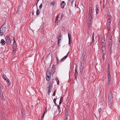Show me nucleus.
I'll return each instance as SVG.
<instances>
[{"instance_id":"2f4dec72","label":"nucleus","mask_w":120,"mask_h":120,"mask_svg":"<svg viewBox=\"0 0 120 120\" xmlns=\"http://www.w3.org/2000/svg\"><path fill=\"white\" fill-rule=\"evenodd\" d=\"M105 44H101V47H104L106 48Z\"/></svg>"},{"instance_id":"72a5a7b5","label":"nucleus","mask_w":120,"mask_h":120,"mask_svg":"<svg viewBox=\"0 0 120 120\" xmlns=\"http://www.w3.org/2000/svg\"><path fill=\"white\" fill-rule=\"evenodd\" d=\"M68 110H66V112L65 113V116H68Z\"/></svg>"},{"instance_id":"4be33fe9","label":"nucleus","mask_w":120,"mask_h":120,"mask_svg":"<svg viewBox=\"0 0 120 120\" xmlns=\"http://www.w3.org/2000/svg\"><path fill=\"white\" fill-rule=\"evenodd\" d=\"M60 15V14H59L58 15H57V17L55 18V22H56L58 20V15H59V16Z\"/></svg>"},{"instance_id":"37998d69","label":"nucleus","mask_w":120,"mask_h":120,"mask_svg":"<svg viewBox=\"0 0 120 120\" xmlns=\"http://www.w3.org/2000/svg\"><path fill=\"white\" fill-rule=\"evenodd\" d=\"M69 40V44L70 45H71V39Z\"/></svg>"},{"instance_id":"ea45409f","label":"nucleus","mask_w":120,"mask_h":120,"mask_svg":"<svg viewBox=\"0 0 120 120\" xmlns=\"http://www.w3.org/2000/svg\"><path fill=\"white\" fill-rule=\"evenodd\" d=\"M108 78H111V76L110 74V72H108Z\"/></svg>"},{"instance_id":"dca6fc26","label":"nucleus","mask_w":120,"mask_h":120,"mask_svg":"<svg viewBox=\"0 0 120 120\" xmlns=\"http://www.w3.org/2000/svg\"><path fill=\"white\" fill-rule=\"evenodd\" d=\"M61 35H60L59 36L58 39V45H59V43H60V41L61 40Z\"/></svg>"},{"instance_id":"4c0bfd02","label":"nucleus","mask_w":120,"mask_h":120,"mask_svg":"<svg viewBox=\"0 0 120 120\" xmlns=\"http://www.w3.org/2000/svg\"><path fill=\"white\" fill-rule=\"evenodd\" d=\"M91 24V22H88L87 25H88V27L89 28L90 27V26Z\"/></svg>"},{"instance_id":"c9c22d12","label":"nucleus","mask_w":120,"mask_h":120,"mask_svg":"<svg viewBox=\"0 0 120 120\" xmlns=\"http://www.w3.org/2000/svg\"><path fill=\"white\" fill-rule=\"evenodd\" d=\"M16 51V50H14L13 49V52H12V54L13 55H14L15 54V53Z\"/></svg>"},{"instance_id":"864d4df0","label":"nucleus","mask_w":120,"mask_h":120,"mask_svg":"<svg viewBox=\"0 0 120 120\" xmlns=\"http://www.w3.org/2000/svg\"><path fill=\"white\" fill-rule=\"evenodd\" d=\"M109 16V19L111 20V18H112V16L110 15Z\"/></svg>"},{"instance_id":"f257e3e1","label":"nucleus","mask_w":120,"mask_h":120,"mask_svg":"<svg viewBox=\"0 0 120 120\" xmlns=\"http://www.w3.org/2000/svg\"><path fill=\"white\" fill-rule=\"evenodd\" d=\"M6 30V25L4 24L0 27V34L1 35H3Z\"/></svg>"},{"instance_id":"a18cd8bd","label":"nucleus","mask_w":120,"mask_h":120,"mask_svg":"<svg viewBox=\"0 0 120 120\" xmlns=\"http://www.w3.org/2000/svg\"><path fill=\"white\" fill-rule=\"evenodd\" d=\"M109 102H112V99H109Z\"/></svg>"},{"instance_id":"39448f33","label":"nucleus","mask_w":120,"mask_h":120,"mask_svg":"<svg viewBox=\"0 0 120 120\" xmlns=\"http://www.w3.org/2000/svg\"><path fill=\"white\" fill-rule=\"evenodd\" d=\"M86 51H84L82 55V56L81 58V59L83 60H84L85 57V56L86 55Z\"/></svg>"},{"instance_id":"338daca9","label":"nucleus","mask_w":120,"mask_h":120,"mask_svg":"<svg viewBox=\"0 0 120 120\" xmlns=\"http://www.w3.org/2000/svg\"><path fill=\"white\" fill-rule=\"evenodd\" d=\"M110 72V69L108 68V72Z\"/></svg>"},{"instance_id":"b1692460","label":"nucleus","mask_w":120,"mask_h":120,"mask_svg":"<svg viewBox=\"0 0 120 120\" xmlns=\"http://www.w3.org/2000/svg\"><path fill=\"white\" fill-rule=\"evenodd\" d=\"M93 16V15L92 13H89V18H91V19H92Z\"/></svg>"},{"instance_id":"0eeeda50","label":"nucleus","mask_w":120,"mask_h":120,"mask_svg":"<svg viewBox=\"0 0 120 120\" xmlns=\"http://www.w3.org/2000/svg\"><path fill=\"white\" fill-rule=\"evenodd\" d=\"M101 44H105L106 42L105 39V38L102 37L101 39Z\"/></svg>"},{"instance_id":"79ce46f5","label":"nucleus","mask_w":120,"mask_h":120,"mask_svg":"<svg viewBox=\"0 0 120 120\" xmlns=\"http://www.w3.org/2000/svg\"><path fill=\"white\" fill-rule=\"evenodd\" d=\"M81 67H83V68H84V64H80Z\"/></svg>"},{"instance_id":"69168bd1","label":"nucleus","mask_w":120,"mask_h":120,"mask_svg":"<svg viewBox=\"0 0 120 120\" xmlns=\"http://www.w3.org/2000/svg\"><path fill=\"white\" fill-rule=\"evenodd\" d=\"M105 56H104V55H103L102 56V58H103V60H104L105 59Z\"/></svg>"},{"instance_id":"5fc2aeb1","label":"nucleus","mask_w":120,"mask_h":120,"mask_svg":"<svg viewBox=\"0 0 120 120\" xmlns=\"http://www.w3.org/2000/svg\"><path fill=\"white\" fill-rule=\"evenodd\" d=\"M63 97H61L60 98V101H62L63 100Z\"/></svg>"},{"instance_id":"a19ab883","label":"nucleus","mask_w":120,"mask_h":120,"mask_svg":"<svg viewBox=\"0 0 120 120\" xmlns=\"http://www.w3.org/2000/svg\"><path fill=\"white\" fill-rule=\"evenodd\" d=\"M102 51H105L106 50V48H105L104 47H101Z\"/></svg>"},{"instance_id":"603ef678","label":"nucleus","mask_w":120,"mask_h":120,"mask_svg":"<svg viewBox=\"0 0 120 120\" xmlns=\"http://www.w3.org/2000/svg\"><path fill=\"white\" fill-rule=\"evenodd\" d=\"M106 50L102 51V53L106 54Z\"/></svg>"},{"instance_id":"5701e85b","label":"nucleus","mask_w":120,"mask_h":120,"mask_svg":"<svg viewBox=\"0 0 120 120\" xmlns=\"http://www.w3.org/2000/svg\"><path fill=\"white\" fill-rule=\"evenodd\" d=\"M46 75H51L50 73V72L48 70H47V71Z\"/></svg>"},{"instance_id":"09e8293b","label":"nucleus","mask_w":120,"mask_h":120,"mask_svg":"<svg viewBox=\"0 0 120 120\" xmlns=\"http://www.w3.org/2000/svg\"><path fill=\"white\" fill-rule=\"evenodd\" d=\"M42 7V4H41L39 6V8L40 9H41V8Z\"/></svg>"},{"instance_id":"e2e57ef3","label":"nucleus","mask_w":120,"mask_h":120,"mask_svg":"<svg viewBox=\"0 0 120 120\" xmlns=\"http://www.w3.org/2000/svg\"><path fill=\"white\" fill-rule=\"evenodd\" d=\"M57 109H60V107L59 105H58L57 106Z\"/></svg>"},{"instance_id":"473e14b6","label":"nucleus","mask_w":120,"mask_h":120,"mask_svg":"<svg viewBox=\"0 0 120 120\" xmlns=\"http://www.w3.org/2000/svg\"><path fill=\"white\" fill-rule=\"evenodd\" d=\"M68 39H71V36L70 34L68 33Z\"/></svg>"},{"instance_id":"cd10ccee","label":"nucleus","mask_w":120,"mask_h":120,"mask_svg":"<svg viewBox=\"0 0 120 120\" xmlns=\"http://www.w3.org/2000/svg\"><path fill=\"white\" fill-rule=\"evenodd\" d=\"M56 79L57 82V85H59V84L60 83L59 80L57 78V79L56 78Z\"/></svg>"},{"instance_id":"0e129e2a","label":"nucleus","mask_w":120,"mask_h":120,"mask_svg":"<svg viewBox=\"0 0 120 120\" xmlns=\"http://www.w3.org/2000/svg\"><path fill=\"white\" fill-rule=\"evenodd\" d=\"M110 82H108V83H107V85L108 86H109L110 84Z\"/></svg>"},{"instance_id":"774afa93","label":"nucleus","mask_w":120,"mask_h":120,"mask_svg":"<svg viewBox=\"0 0 120 120\" xmlns=\"http://www.w3.org/2000/svg\"><path fill=\"white\" fill-rule=\"evenodd\" d=\"M56 98H54L53 100L54 102H55L56 101Z\"/></svg>"},{"instance_id":"f704fd0d","label":"nucleus","mask_w":120,"mask_h":120,"mask_svg":"<svg viewBox=\"0 0 120 120\" xmlns=\"http://www.w3.org/2000/svg\"><path fill=\"white\" fill-rule=\"evenodd\" d=\"M109 44H112V40H111L110 38H109Z\"/></svg>"},{"instance_id":"3c124183","label":"nucleus","mask_w":120,"mask_h":120,"mask_svg":"<svg viewBox=\"0 0 120 120\" xmlns=\"http://www.w3.org/2000/svg\"><path fill=\"white\" fill-rule=\"evenodd\" d=\"M45 115V113H43V115L41 117V119H43V118L44 117V115Z\"/></svg>"},{"instance_id":"bb28decb","label":"nucleus","mask_w":120,"mask_h":120,"mask_svg":"<svg viewBox=\"0 0 120 120\" xmlns=\"http://www.w3.org/2000/svg\"><path fill=\"white\" fill-rule=\"evenodd\" d=\"M55 3L54 1H53L51 3V5L53 6V7H54L55 6Z\"/></svg>"},{"instance_id":"ddd939ff","label":"nucleus","mask_w":120,"mask_h":120,"mask_svg":"<svg viewBox=\"0 0 120 120\" xmlns=\"http://www.w3.org/2000/svg\"><path fill=\"white\" fill-rule=\"evenodd\" d=\"M2 76L3 79L5 80H7L8 79V78L6 76V75L4 74H3Z\"/></svg>"},{"instance_id":"4468645a","label":"nucleus","mask_w":120,"mask_h":120,"mask_svg":"<svg viewBox=\"0 0 120 120\" xmlns=\"http://www.w3.org/2000/svg\"><path fill=\"white\" fill-rule=\"evenodd\" d=\"M0 43L2 45H5V42L4 39H2L1 40Z\"/></svg>"},{"instance_id":"58836bf2","label":"nucleus","mask_w":120,"mask_h":120,"mask_svg":"<svg viewBox=\"0 0 120 120\" xmlns=\"http://www.w3.org/2000/svg\"><path fill=\"white\" fill-rule=\"evenodd\" d=\"M84 60H83L81 59V63L80 64H84Z\"/></svg>"},{"instance_id":"c85d7f7f","label":"nucleus","mask_w":120,"mask_h":120,"mask_svg":"<svg viewBox=\"0 0 120 120\" xmlns=\"http://www.w3.org/2000/svg\"><path fill=\"white\" fill-rule=\"evenodd\" d=\"M92 19H91V18H88V22H91Z\"/></svg>"},{"instance_id":"6ab92c4d","label":"nucleus","mask_w":120,"mask_h":120,"mask_svg":"<svg viewBox=\"0 0 120 120\" xmlns=\"http://www.w3.org/2000/svg\"><path fill=\"white\" fill-rule=\"evenodd\" d=\"M89 13H92V8L91 7H90L89 8Z\"/></svg>"},{"instance_id":"9d476101","label":"nucleus","mask_w":120,"mask_h":120,"mask_svg":"<svg viewBox=\"0 0 120 120\" xmlns=\"http://www.w3.org/2000/svg\"><path fill=\"white\" fill-rule=\"evenodd\" d=\"M61 7L62 8H64V7L65 5V2L64 1H62V3L61 4Z\"/></svg>"},{"instance_id":"7ed1b4c3","label":"nucleus","mask_w":120,"mask_h":120,"mask_svg":"<svg viewBox=\"0 0 120 120\" xmlns=\"http://www.w3.org/2000/svg\"><path fill=\"white\" fill-rule=\"evenodd\" d=\"M6 41L7 43L10 44L11 43V40L10 39V35H7L5 37Z\"/></svg>"},{"instance_id":"423d86ee","label":"nucleus","mask_w":120,"mask_h":120,"mask_svg":"<svg viewBox=\"0 0 120 120\" xmlns=\"http://www.w3.org/2000/svg\"><path fill=\"white\" fill-rule=\"evenodd\" d=\"M78 69V67L77 66H76L75 70V75L78 76V71L77 70Z\"/></svg>"},{"instance_id":"9b49d317","label":"nucleus","mask_w":120,"mask_h":120,"mask_svg":"<svg viewBox=\"0 0 120 120\" xmlns=\"http://www.w3.org/2000/svg\"><path fill=\"white\" fill-rule=\"evenodd\" d=\"M68 56V54H67L66 56H64L63 58L61 59V62H62L64 61L67 57Z\"/></svg>"},{"instance_id":"1a4fd4ad","label":"nucleus","mask_w":120,"mask_h":120,"mask_svg":"<svg viewBox=\"0 0 120 120\" xmlns=\"http://www.w3.org/2000/svg\"><path fill=\"white\" fill-rule=\"evenodd\" d=\"M83 69V67H80L79 70V74L80 75H81V76H82V75Z\"/></svg>"},{"instance_id":"393cba45","label":"nucleus","mask_w":120,"mask_h":120,"mask_svg":"<svg viewBox=\"0 0 120 120\" xmlns=\"http://www.w3.org/2000/svg\"><path fill=\"white\" fill-rule=\"evenodd\" d=\"M1 90H0V97L2 98H3L4 97L3 96L2 93H1Z\"/></svg>"},{"instance_id":"13d9d810","label":"nucleus","mask_w":120,"mask_h":120,"mask_svg":"<svg viewBox=\"0 0 120 120\" xmlns=\"http://www.w3.org/2000/svg\"><path fill=\"white\" fill-rule=\"evenodd\" d=\"M16 46H13V49L14 50H16Z\"/></svg>"},{"instance_id":"aec40b11","label":"nucleus","mask_w":120,"mask_h":120,"mask_svg":"<svg viewBox=\"0 0 120 120\" xmlns=\"http://www.w3.org/2000/svg\"><path fill=\"white\" fill-rule=\"evenodd\" d=\"M13 40H14L13 43V46H16V44L15 41V40L14 39V37H13Z\"/></svg>"},{"instance_id":"6e6d98bb","label":"nucleus","mask_w":120,"mask_h":120,"mask_svg":"<svg viewBox=\"0 0 120 120\" xmlns=\"http://www.w3.org/2000/svg\"><path fill=\"white\" fill-rule=\"evenodd\" d=\"M118 42L119 43L120 42V34L119 35V40H118Z\"/></svg>"},{"instance_id":"6e6552de","label":"nucleus","mask_w":120,"mask_h":120,"mask_svg":"<svg viewBox=\"0 0 120 120\" xmlns=\"http://www.w3.org/2000/svg\"><path fill=\"white\" fill-rule=\"evenodd\" d=\"M112 92H110L109 95V99H112Z\"/></svg>"},{"instance_id":"de8ad7c7","label":"nucleus","mask_w":120,"mask_h":120,"mask_svg":"<svg viewBox=\"0 0 120 120\" xmlns=\"http://www.w3.org/2000/svg\"><path fill=\"white\" fill-rule=\"evenodd\" d=\"M107 15L109 16V15H110V13L109 11H107Z\"/></svg>"},{"instance_id":"8fccbe9b","label":"nucleus","mask_w":120,"mask_h":120,"mask_svg":"<svg viewBox=\"0 0 120 120\" xmlns=\"http://www.w3.org/2000/svg\"><path fill=\"white\" fill-rule=\"evenodd\" d=\"M74 1L73 0L71 2V6H73V3Z\"/></svg>"},{"instance_id":"2eb2a0df","label":"nucleus","mask_w":120,"mask_h":120,"mask_svg":"<svg viewBox=\"0 0 120 120\" xmlns=\"http://www.w3.org/2000/svg\"><path fill=\"white\" fill-rule=\"evenodd\" d=\"M51 75H47V76L46 77V79L48 81H49L51 79Z\"/></svg>"},{"instance_id":"a211bd4d","label":"nucleus","mask_w":120,"mask_h":120,"mask_svg":"<svg viewBox=\"0 0 120 120\" xmlns=\"http://www.w3.org/2000/svg\"><path fill=\"white\" fill-rule=\"evenodd\" d=\"M6 81L7 82V83L8 84V86H9L11 84V82L10 81V80L9 79H8Z\"/></svg>"},{"instance_id":"20e7f679","label":"nucleus","mask_w":120,"mask_h":120,"mask_svg":"<svg viewBox=\"0 0 120 120\" xmlns=\"http://www.w3.org/2000/svg\"><path fill=\"white\" fill-rule=\"evenodd\" d=\"M52 66L51 69V72L53 74L56 71V68L55 67L56 65L55 64H53Z\"/></svg>"},{"instance_id":"f3484780","label":"nucleus","mask_w":120,"mask_h":120,"mask_svg":"<svg viewBox=\"0 0 120 120\" xmlns=\"http://www.w3.org/2000/svg\"><path fill=\"white\" fill-rule=\"evenodd\" d=\"M109 106L110 108H112V102H108Z\"/></svg>"},{"instance_id":"bf43d9fd","label":"nucleus","mask_w":120,"mask_h":120,"mask_svg":"<svg viewBox=\"0 0 120 120\" xmlns=\"http://www.w3.org/2000/svg\"><path fill=\"white\" fill-rule=\"evenodd\" d=\"M108 81L110 82V81L111 80V78H108Z\"/></svg>"},{"instance_id":"7c9ffc66","label":"nucleus","mask_w":120,"mask_h":120,"mask_svg":"<svg viewBox=\"0 0 120 120\" xmlns=\"http://www.w3.org/2000/svg\"><path fill=\"white\" fill-rule=\"evenodd\" d=\"M21 112H22V114L23 116H24L25 115V114L24 113V112L23 110H21Z\"/></svg>"},{"instance_id":"4d7b16f0","label":"nucleus","mask_w":120,"mask_h":120,"mask_svg":"<svg viewBox=\"0 0 120 120\" xmlns=\"http://www.w3.org/2000/svg\"><path fill=\"white\" fill-rule=\"evenodd\" d=\"M101 110V108H100L98 110V112L100 113V111Z\"/></svg>"},{"instance_id":"c03bdc74","label":"nucleus","mask_w":120,"mask_h":120,"mask_svg":"<svg viewBox=\"0 0 120 120\" xmlns=\"http://www.w3.org/2000/svg\"><path fill=\"white\" fill-rule=\"evenodd\" d=\"M68 116H65L64 120H68Z\"/></svg>"},{"instance_id":"49530a36","label":"nucleus","mask_w":120,"mask_h":120,"mask_svg":"<svg viewBox=\"0 0 120 120\" xmlns=\"http://www.w3.org/2000/svg\"><path fill=\"white\" fill-rule=\"evenodd\" d=\"M111 20H110V19H108L107 20L108 23H111L110 21H111Z\"/></svg>"},{"instance_id":"c756f323","label":"nucleus","mask_w":120,"mask_h":120,"mask_svg":"<svg viewBox=\"0 0 120 120\" xmlns=\"http://www.w3.org/2000/svg\"><path fill=\"white\" fill-rule=\"evenodd\" d=\"M110 24L109 23H107V26L108 28H109L110 26Z\"/></svg>"},{"instance_id":"f03ea898","label":"nucleus","mask_w":120,"mask_h":120,"mask_svg":"<svg viewBox=\"0 0 120 120\" xmlns=\"http://www.w3.org/2000/svg\"><path fill=\"white\" fill-rule=\"evenodd\" d=\"M53 83V80H52V81H51L50 84L49 85V86L48 87V94L49 95L51 91V90L52 87V84Z\"/></svg>"},{"instance_id":"a878e982","label":"nucleus","mask_w":120,"mask_h":120,"mask_svg":"<svg viewBox=\"0 0 120 120\" xmlns=\"http://www.w3.org/2000/svg\"><path fill=\"white\" fill-rule=\"evenodd\" d=\"M40 13V11L39 10H38V9H37V12L36 13V15H38Z\"/></svg>"},{"instance_id":"680f3d73","label":"nucleus","mask_w":120,"mask_h":120,"mask_svg":"<svg viewBox=\"0 0 120 120\" xmlns=\"http://www.w3.org/2000/svg\"><path fill=\"white\" fill-rule=\"evenodd\" d=\"M47 109H45V111L44 112V113H45H45H47Z\"/></svg>"},{"instance_id":"f8f14e48","label":"nucleus","mask_w":120,"mask_h":120,"mask_svg":"<svg viewBox=\"0 0 120 120\" xmlns=\"http://www.w3.org/2000/svg\"><path fill=\"white\" fill-rule=\"evenodd\" d=\"M96 9H95V10L96 11V13L97 14H98L99 12V10H98V4H97L96 5Z\"/></svg>"},{"instance_id":"412c9836","label":"nucleus","mask_w":120,"mask_h":120,"mask_svg":"<svg viewBox=\"0 0 120 120\" xmlns=\"http://www.w3.org/2000/svg\"><path fill=\"white\" fill-rule=\"evenodd\" d=\"M112 44H109V50H111L112 48Z\"/></svg>"},{"instance_id":"052dcab7","label":"nucleus","mask_w":120,"mask_h":120,"mask_svg":"<svg viewBox=\"0 0 120 120\" xmlns=\"http://www.w3.org/2000/svg\"><path fill=\"white\" fill-rule=\"evenodd\" d=\"M62 101H59V105H61V103L62 102Z\"/></svg>"},{"instance_id":"e433bc0d","label":"nucleus","mask_w":120,"mask_h":120,"mask_svg":"<svg viewBox=\"0 0 120 120\" xmlns=\"http://www.w3.org/2000/svg\"><path fill=\"white\" fill-rule=\"evenodd\" d=\"M56 90L55 91H54V92H53V94L52 95V96H55V94H56Z\"/></svg>"}]
</instances>
